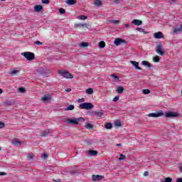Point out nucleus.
Listing matches in <instances>:
<instances>
[{
    "label": "nucleus",
    "mask_w": 182,
    "mask_h": 182,
    "mask_svg": "<svg viewBox=\"0 0 182 182\" xmlns=\"http://www.w3.org/2000/svg\"><path fill=\"white\" fill-rule=\"evenodd\" d=\"M53 181L59 182V181H60V179H57V180L53 179Z\"/></svg>",
    "instance_id": "obj_52"
},
{
    "label": "nucleus",
    "mask_w": 182,
    "mask_h": 182,
    "mask_svg": "<svg viewBox=\"0 0 182 182\" xmlns=\"http://www.w3.org/2000/svg\"><path fill=\"white\" fill-rule=\"evenodd\" d=\"M18 91L20 92V93H25V88L20 87L18 88Z\"/></svg>",
    "instance_id": "obj_38"
},
{
    "label": "nucleus",
    "mask_w": 182,
    "mask_h": 182,
    "mask_svg": "<svg viewBox=\"0 0 182 182\" xmlns=\"http://www.w3.org/2000/svg\"><path fill=\"white\" fill-rule=\"evenodd\" d=\"M143 93H144V95H149V94H150V90L145 89L143 90Z\"/></svg>",
    "instance_id": "obj_36"
},
{
    "label": "nucleus",
    "mask_w": 182,
    "mask_h": 182,
    "mask_svg": "<svg viewBox=\"0 0 182 182\" xmlns=\"http://www.w3.org/2000/svg\"><path fill=\"white\" fill-rule=\"evenodd\" d=\"M182 31V24L180 25V26H176L174 28V33H180V32Z\"/></svg>",
    "instance_id": "obj_13"
},
{
    "label": "nucleus",
    "mask_w": 182,
    "mask_h": 182,
    "mask_svg": "<svg viewBox=\"0 0 182 182\" xmlns=\"http://www.w3.org/2000/svg\"><path fill=\"white\" fill-rule=\"evenodd\" d=\"M71 91H72V89H70V88H68V89L65 90V92H71Z\"/></svg>",
    "instance_id": "obj_50"
},
{
    "label": "nucleus",
    "mask_w": 182,
    "mask_h": 182,
    "mask_svg": "<svg viewBox=\"0 0 182 182\" xmlns=\"http://www.w3.org/2000/svg\"><path fill=\"white\" fill-rule=\"evenodd\" d=\"M11 143L12 144H14V146H21V144H22V142L18 139H13Z\"/></svg>",
    "instance_id": "obj_12"
},
{
    "label": "nucleus",
    "mask_w": 182,
    "mask_h": 182,
    "mask_svg": "<svg viewBox=\"0 0 182 182\" xmlns=\"http://www.w3.org/2000/svg\"><path fill=\"white\" fill-rule=\"evenodd\" d=\"M94 114L97 117H102L103 116V114H105V112H103V111L95 112Z\"/></svg>",
    "instance_id": "obj_17"
},
{
    "label": "nucleus",
    "mask_w": 182,
    "mask_h": 182,
    "mask_svg": "<svg viewBox=\"0 0 182 182\" xmlns=\"http://www.w3.org/2000/svg\"><path fill=\"white\" fill-rule=\"evenodd\" d=\"M105 127L107 130H110V129H112L113 127V125L112 124V123L107 122V123L105 124Z\"/></svg>",
    "instance_id": "obj_20"
},
{
    "label": "nucleus",
    "mask_w": 182,
    "mask_h": 182,
    "mask_svg": "<svg viewBox=\"0 0 182 182\" xmlns=\"http://www.w3.org/2000/svg\"><path fill=\"white\" fill-rule=\"evenodd\" d=\"M65 3L68 5H75V4H76V1H75V0H67Z\"/></svg>",
    "instance_id": "obj_22"
},
{
    "label": "nucleus",
    "mask_w": 182,
    "mask_h": 182,
    "mask_svg": "<svg viewBox=\"0 0 182 182\" xmlns=\"http://www.w3.org/2000/svg\"><path fill=\"white\" fill-rule=\"evenodd\" d=\"M117 146H118V147H122V144H118Z\"/></svg>",
    "instance_id": "obj_54"
},
{
    "label": "nucleus",
    "mask_w": 182,
    "mask_h": 182,
    "mask_svg": "<svg viewBox=\"0 0 182 182\" xmlns=\"http://www.w3.org/2000/svg\"><path fill=\"white\" fill-rule=\"evenodd\" d=\"M89 154L90 156H97V152L96 151L91 150L89 151Z\"/></svg>",
    "instance_id": "obj_30"
},
{
    "label": "nucleus",
    "mask_w": 182,
    "mask_h": 182,
    "mask_svg": "<svg viewBox=\"0 0 182 182\" xmlns=\"http://www.w3.org/2000/svg\"><path fill=\"white\" fill-rule=\"evenodd\" d=\"M176 182H182V178H179L176 180Z\"/></svg>",
    "instance_id": "obj_49"
},
{
    "label": "nucleus",
    "mask_w": 182,
    "mask_h": 182,
    "mask_svg": "<svg viewBox=\"0 0 182 182\" xmlns=\"http://www.w3.org/2000/svg\"><path fill=\"white\" fill-rule=\"evenodd\" d=\"M111 77H113V79L115 82H117V80H119V77L114 74H112Z\"/></svg>",
    "instance_id": "obj_29"
},
{
    "label": "nucleus",
    "mask_w": 182,
    "mask_h": 182,
    "mask_svg": "<svg viewBox=\"0 0 182 182\" xmlns=\"http://www.w3.org/2000/svg\"><path fill=\"white\" fill-rule=\"evenodd\" d=\"M2 92H4V90H2V89H0V95H1Z\"/></svg>",
    "instance_id": "obj_56"
},
{
    "label": "nucleus",
    "mask_w": 182,
    "mask_h": 182,
    "mask_svg": "<svg viewBox=\"0 0 182 182\" xmlns=\"http://www.w3.org/2000/svg\"><path fill=\"white\" fill-rule=\"evenodd\" d=\"M98 46L100 48H103L105 46H106V43L104 41H100Z\"/></svg>",
    "instance_id": "obj_27"
},
{
    "label": "nucleus",
    "mask_w": 182,
    "mask_h": 182,
    "mask_svg": "<svg viewBox=\"0 0 182 182\" xmlns=\"http://www.w3.org/2000/svg\"><path fill=\"white\" fill-rule=\"evenodd\" d=\"M132 23L134 25H136V26H140V25H141V23H143V21H141L140 20L134 19L132 21Z\"/></svg>",
    "instance_id": "obj_15"
},
{
    "label": "nucleus",
    "mask_w": 182,
    "mask_h": 182,
    "mask_svg": "<svg viewBox=\"0 0 182 182\" xmlns=\"http://www.w3.org/2000/svg\"><path fill=\"white\" fill-rule=\"evenodd\" d=\"M43 136H48V134H43Z\"/></svg>",
    "instance_id": "obj_57"
},
{
    "label": "nucleus",
    "mask_w": 182,
    "mask_h": 182,
    "mask_svg": "<svg viewBox=\"0 0 182 182\" xmlns=\"http://www.w3.org/2000/svg\"><path fill=\"white\" fill-rule=\"evenodd\" d=\"M5 127V123L0 122V129H4Z\"/></svg>",
    "instance_id": "obj_39"
},
{
    "label": "nucleus",
    "mask_w": 182,
    "mask_h": 182,
    "mask_svg": "<svg viewBox=\"0 0 182 182\" xmlns=\"http://www.w3.org/2000/svg\"><path fill=\"white\" fill-rule=\"evenodd\" d=\"M130 25L129 24H125V28H129Z\"/></svg>",
    "instance_id": "obj_53"
},
{
    "label": "nucleus",
    "mask_w": 182,
    "mask_h": 182,
    "mask_svg": "<svg viewBox=\"0 0 182 182\" xmlns=\"http://www.w3.org/2000/svg\"><path fill=\"white\" fill-rule=\"evenodd\" d=\"M109 22L111 23H113V25H118L119 23V20H110Z\"/></svg>",
    "instance_id": "obj_32"
},
{
    "label": "nucleus",
    "mask_w": 182,
    "mask_h": 182,
    "mask_svg": "<svg viewBox=\"0 0 182 182\" xmlns=\"http://www.w3.org/2000/svg\"><path fill=\"white\" fill-rule=\"evenodd\" d=\"M28 159H30L31 160H32V159H33V154H29L28 155Z\"/></svg>",
    "instance_id": "obj_42"
},
{
    "label": "nucleus",
    "mask_w": 182,
    "mask_h": 182,
    "mask_svg": "<svg viewBox=\"0 0 182 182\" xmlns=\"http://www.w3.org/2000/svg\"><path fill=\"white\" fill-rule=\"evenodd\" d=\"M42 9H43V7L42 6V5H37L34 7V11L36 12H41V11H42Z\"/></svg>",
    "instance_id": "obj_16"
},
{
    "label": "nucleus",
    "mask_w": 182,
    "mask_h": 182,
    "mask_svg": "<svg viewBox=\"0 0 182 182\" xmlns=\"http://www.w3.org/2000/svg\"><path fill=\"white\" fill-rule=\"evenodd\" d=\"M17 73H19V70L18 68H14L9 72V75H11V76H15Z\"/></svg>",
    "instance_id": "obj_11"
},
{
    "label": "nucleus",
    "mask_w": 182,
    "mask_h": 182,
    "mask_svg": "<svg viewBox=\"0 0 182 182\" xmlns=\"http://www.w3.org/2000/svg\"><path fill=\"white\" fill-rule=\"evenodd\" d=\"M50 99H52V97H50V95H43V97H42V100L43 102H49V100H50Z\"/></svg>",
    "instance_id": "obj_14"
},
{
    "label": "nucleus",
    "mask_w": 182,
    "mask_h": 182,
    "mask_svg": "<svg viewBox=\"0 0 182 182\" xmlns=\"http://www.w3.org/2000/svg\"><path fill=\"white\" fill-rule=\"evenodd\" d=\"M77 26H80V27H85V26H87V24L85 23V24H82V23H79L77 25Z\"/></svg>",
    "instance_id": "obj_40"
},
{
    "label": "nucleus",
    "mask_w": 182,
    "mask_h": 182,
    "mask_svg": "<svg viewBox=\"0 0 182 182\" xmlns=\"http://www.w3.org/2000/svg\"><path fill=\"white\" fill-rule=\"evenodd\" d=\"M130 63L133 65L136 70H141V68L139 66V62L136 61H130Z\"/></svg>",
    "instance_id": "obj_9"
},
{
    "label": "nucleus",
    "mask_w": 182,
    "mask_h": 182,
    "mask_svg": "<svg viewBox=\"0 0 182 182\" xmlns=\"http://www.w3.org/2000/svg\"><path fill=\"white\" fill-rule=\"evenodd\" d=\"M144 177H147V176H149V171H145L144 173Z\"/></svg>",
    "instance_id": "obj_46"
},
{
    "label": "nucleus",
    "mask_w": 182,
    "mask_h": 182,
    "mask_svg": "<svg viewBox=\"0 0 182 182\" xmlns=\"http://www.w3.org/2000/svg\"><path fill=\"white\" fill-rule=\"evenodd\" d=\"M85 129H87L88 130H92V129H93V125L90 123H87L85 124Z\"/></svg>",
    "instance_id": "obj_23"
},
{
    "label": "nucleus",
    "mask_w": 182,
    "mask_h": 182,
    "mask_svg": "<svg viewBox=\"0 0 182 182\" xmlns=\"http://www.w3.org/2000/svg\"><path fill=\"white\" fill-rule=\"evenodd\" d=\"M156 52L158 55H160V56H163V55H164V50H163V45H161V43L156 46Z\"/></svg>",
    "instance_id": "obj_6"
},
{
    "label": "nucleus",
    "mask_w": 182,
    "mask_h": 182,
    "mask_svg": "<svg viewBox=\"0 0 182 182\" xmlns=\"http://www.w3.org/2000/svg\"><path fill=\"white\" fill-rule=\"evenodd\" d=\"M22 56H24L27 60H33L35 59V54L31 52H24L21 53Z\"/></svg>",
    "instance_id": "obj_5"
},
{
    "label": "nucleus",
    "mask_w": 182,
    "mask_h": 182,
    "mask_svg": "<svg viewBox=\"0 0 182 182\" xmlns=\"http://www.w3.org/2000/svg\"><path fill=\"white\" fill-rule=\"evenodd\" d=\"M94 5H95V6H97V7L102 6V1H100V0H95V1H94Z\"/></svg>",
    "instance_id": "obj_19"
},
{
    "label": "nucleus",
    "mask_w": 182,
    "mask_h": 182,
    "mask_svg": "<svg viewBox=\"0 0 182 182\" xmlns=\"http://www.w3.org/2000/svg\"><path fill=\"white\" fill-rule=\"evenodd\" d=\"M36 45H42V42L41 41H36Z\"/></svg>",
    "instance_id": "obj_48"
},
{
    "label": "nucleus",
    "mask_w": 182,
    "mask_h": 182,
    "mask_svg": "<svg viewBox=\"0 0 182 182\" xmlns=\"http://www.w3.org/2000/svg\"><path fill=\"white\" fill-rule=\"evenodd\" d=\"M79 109H85V110H90L93 109V104L90 102H83L79 105Z\"/></svg>",
    "instance_id": "obj_3"
},
{
    "label": "nucleus",
    "mask_w": 182,
    "mask_h": 182,
    "mask_svg": "<svg viewBox=\"0 0 182 182\" xmlns=\"http://www.w3.org/2000/svg\"><path fill=\"white\" fill-rule=\"evenodd\" d=\"M148 116L149 117H162V116H165L166 117H181V114H180L178 112H175L173 111H168L164 112L163 110L149 113Z\"/></svg>",
    "instance_id": "obj_1"
},
{
    "label": "nucleus",
    "mask_w": 182,
    "mask_h": 182,
    "mask_svg": "<svg viewBox=\"0 0 182 182\" xmlns=\"http://www.w3.org/2000/svg\"><path fill=\"white\" fill-rule=\"evenodd\" d=\"M136 31H138L139 32H141V33L144 32V29L141 28H136Z\"/></svg>",
    "instance_id": "obj_41"
},
{
    "label": "nucleus",
    "mask_w": 182,
    "mask_h": 182,
    "mask_svg": "<svg viewBox=\"0 0 182 182\" xmlns=\"http://www.w3.org/2000/svg\"><path fill=\"white\" fill-rule=\"evenodd\" d=\"M75 109V105H71L70 106H68L67 108H65L66 111H69V110H74Z\"/></svg>",
    "instance_id": "obj_26"
},
{
    "label": "nucleus",
    "mask_w": 182,
    "mask_h": 182,
    "mask_svg": "<svg viewBox=\"0 0 182 182\" xmlns=\"http://www.w3.org/2000/svg\"><path fill=\"white\" fill-rule=\"evenodd\" d=\"M114 45H116V46H119L123 43H126V41L122 39V38H115L114 41Z\"/></svg>",
    "instance_id": "obj_7"
},
{
    "label": "nucleus",
    "mask_w": 182,
    "mask_h": 182,
    "mask_svg": "<svg viewBox=\"0 0 182 182\" xmlns=\"http://www.w3.org/2000/svg\"><path fill=\"white\" fill-rule=\"evenodd\" d=\"M119 161H122V160H124L125 159H126V156L125 155H123V154H121L120 155H119Z\"/></svg>",
    "instance_id": "obj_33"
},
{
    "label": "nucleus",
    "mask_w": 182,
    "mask_h": 182,
    "mask_svg": "<svg viewBox=\"0 0 182 182\" xmlns=\"http://www.w3.org/2000/svg\"><path fill=\"white\" fill-rule=\"evenodd\" d=\"M124 90V88H123V87L122 86H118L117 87V92L119 94L123 93Z\"/></svg>",
    "instance_id": "obj_18"
},
{
    "label": "nucleus",
    "mask_w": 182,
    "mask_h": 182,
    "mask_svg": "<svg viewBox=\"0 0 182 182\" xmlns=\"http://www.w3.org/2000/svg\"><path fill=\"white\" fill-rule=\"evenodd\" d=\"M59 12L61 14H66V11L65 9H59Z\"/></svg>",
    "instance_id": "obj_37"
},
{
    "label": "nucleus",
    "mask_w": 182,
    "mask_h": 182,
    "mask_svg": "<svg viewBox=\"0 0 182 182\" xmlns=\"http://www.w3.org/2000/svg\"><path fill=\"white\" fill-rule=\"evenodd\" d=\"M1 148L0 147V150H1Z\"/></svg>",
    "instance_id": "obj_59"
},
{
    "label": "nucleus",
    "mask_w": 182,
    "mask_h": 182,
    "mask_svg": "<svg viewBox=\"0 0 182 182\" xmlns=\"http://www.w3.org/2000/svg\"><path fill=\"white\" fill-rule=\"evenodd\" d=\"M154 38H155V39H162V38H164V36H163V33L159 31L154 34Z\"/></svg>",
    "instance_id": "obj_8"
},
{
    "label": "nucleus",
    "mask_w": 182,
    "mask_h": 182,
    "mask_svg": "<svg viewBox=\"0 0 182 182\" xmlns=\"http://www.w3.org/2000/svg\"><path fill=\"white\" fill-rule=\"evenodd\" d=\"M153 60L156 63L160 62V57H159V55H156L153 58Z\"/></svg>",
    "instance_id": "obj_28"
},
{
    "label": "nucleus",
    "mask_w": 182,
    "mask_h": 182,
    "mask_svg": "<svg viewBox=\"0 0 182 182\" xmlns=\"http://www.w3.org/2000/svg\"><path fill=\"white\" fill-rule=\"evenodd\" d=\"M80 46H81V48H86L87 46H89V43H82Z\"/></svg>",
    "instance_id": "obj_35"
},
{
    "label": "nucleus",
    "mask_w": 182,
    "mask_h": 182,
    "mask_svg": "<svg viewBox=\"0 0 182 182\" xmlns=\"http://www.w3.org/2000/svg\"><path fill=\"white\" fill-rule=\"evenodd\" d=\"M82 102H85V98H81L78 100L79 103H82Z\"/></svg>",
    "instance_id": "obj_45"
},
{
    "label": "nucleus",
    "mask_w": 182,
    "mask_h": 182,
    "mask_svg": "<svg viewBox=\"0 0 182 182\" xmlns=\"http://www.w3.org/2000/svg\"><path fill=\"white\" fill-rule=\"evenodd\" d=\"M114 126H116L117 127H120V126H122V122H120V121H116L114 122Z\"/></svg>",
    "instance_id": "obj_34"
},
{
    "label": "nucleus",
    "mask_w": 182,
    "mask_h": 182,
    "mask_svg": "<svg viewBox=\"0 0 182 182\" xmlns=\"http://www.w3.org/2000/svg\"><path fill=\"white\" fill-rule=\"evenodd\" d=\"M117 100H119V95L113 98V102H117Z\"/></svg>",
    "instance_id": "obj_44"
},
{
    "label": "nucleus",
    "mask_w": 182,
    "mask_h": 182,
    "mask_svg": "<svg viewBox=\"0 0 182 182\" xmlns=\"http://www.w3.org/2000/svg\"><path fill=\"white\" fill-rule=\"evenodd\" d=\"M80 120H82V122H85V119L83 117L80 118H73V119H66V123L68 124H74L76 125Z\"/></svg>",
    "instance_id": "obj_2"
},
{
    "label": "nucleus",
    "mask_w": 182,
    "mask_h": 182,
    "mask_svg": "<svg viewBox=\"0 0 182 182\" xmlns=\"http://www.w3.org/2000/svg\"><path fill=\"white\" fill-rule=\"evenodd\" d=\"M143 66H147V68H151V64H150L148 61L144 60L142 61Z\"/></svg>",
    "instance_id": "obj_21"
},
{
    "label": "nucleus",
    "mask_w": 182,
    "mask_h": 182,
    "mask_svg": "<svg viewBox=\"0 0 182 182\" xmlns=\"http://www.w3.org/2000/svg\"><path fill=\"white\" fill-rule=\"evenodd\" d=\"M42 4H49V0H41Z\"/></svg>",
    "instance_id": "obj_43"
},
{
    "label": "nucleus",
    "mask_w": 182,
    "mask_h": 182,
    "mask_svg": "<svg viewBox=\"0 0 182 182\" xmlns=\"http://www.w3.org/2000/svg\"><path fill=\"white\" fill-rule=\"evenodd\" d=\"M103 178V176L100 175H93L92 180L93 181H100Z\"/></svg>",
    "instance_id": "obj_10"
},
{
    "label": "nucleus",
    "mask_w": 182,
    "mask_h": 182,
    "mask_svg": "<svg viewBox=\"0 0 182 182\" xmlns=\"http://www.w3.org/2000/svg\"><path fill=\"white\" fill-rule=\"evenodd\" d=\"M77 19H80L81 21H85V19H87V16H83V15H80V16H77Z\"/></svg>",
    "instance_id": "obj_25"
},
{
    "label": "nucleus",
    "mask_w": 182,
    "mask_h": 182,
    "mask_svg": "<svg viewBox=\"0 0 182 182\" xmlns=\"http://www.w3.org/2000/svg\"><path fill=\"white\" fill-rule=\"evenodd\" d=\"M1 1H6V0H1Z\"/></svg>",
    "instance_id": "obj_58"
},
{
    "label": "nucleus",
    "mask_w": 182,
    "mask_h": 182,
    "mask_svg": "<svg viewBox=\"0 0 182 182\" xmlns=\"http://www.w3.org/2000/svg\"><path fill=\"white\" fill-rule=\"evenodd\" d=\"M172 181H173V178H171L170 177H167L164 181H162L161 182H172Z\"/></svg>",
    "instance_id": "obj_31"
},
{
    "label": "nucleus",
    "mask_w": 182,
    "mask_h": 182,
    "mask_svg": "<svg viewBox=\"0 0 182 182\" xmlns=\"http://www.w3.org/2000/svg\"><path fill=\"white\" fill-rule=\"evenodd\" d=\"M43 158H44V159H48V154H43Z\"/></svg>",
    "instance_id": "obj_51"
},
{
    "label": "nucleus",
    "mask_w": 182,
    "mask_h": 182,
    "mask_svg": "<svg viewBox=\"0 0 182 182\" xmlns=\"http://www.w3.org/2000/svg\"><path fill=\"white\" fill-rule=\"evenodd\" d=\"M179 169H180L181 173H182V166H180Z\"/></svg>",
    "instance_id": "obj_55"
},
{
    "label": "nucleus",
    "mask_w": 182,
    "mask_h": 182,
    "mask_svg": "<svg viewBox=\"0 0 182 182\" xmlns=\"http://www.w3.org/2000/svg\"><path fill=\"white\" fill-rule=\"evenodd\" d=\"M6 172H0V176H6Z\"/></svg>",
    "instance_id": "obj_47"
},
{
    "label": "nucleus",
    "mask_w": 182,
    "mask_h": 182,
    "mask_svg": "<svg viewBox=\"0 0 182 182\" xmlns=\"http://www.w3.org/2000/svg\"><path fill=\"white\" fill-rule=\"evenodd\" d=\"M58 73H59V75L63 76V77H65V79H73V75L68 71L59 70Z\"/></svg>",
    "instance_id": "obj_4"
},
{
    "label": "nucleus",
    "mask_w": 182,
    "mask_h": 182,
    "mask_svg": "<svg viewBox=\"0 0 182 182\" xmlns=\"http://www.w3.org/2000/svg\"><path fill=\"white\" fill-rule=\"evenodd\" d=\"M85 93L87 95H92L93 93V88H87L86 90H85Z\"/></svg>",
    "instance_id": "obj_24"
}]
</instances>
